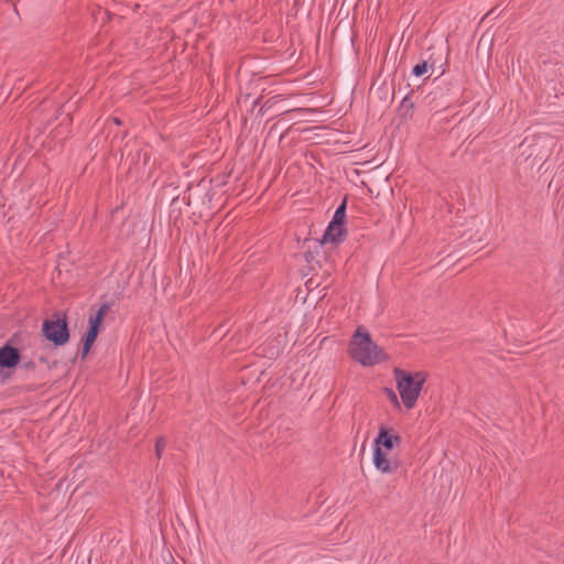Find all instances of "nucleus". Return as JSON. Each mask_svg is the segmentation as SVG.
Listing matches in <instances>:
<instances>
[{
	"label": "nucleus",
	"instance_id": "nucleus-14",
	"mask_svg": "<svg viewBox=\"0 0 564 564\" xmlns=\"http://www.w3.org/2000/svg\"><path fill=\"white\" fill-rule=\"evenodd\" d=\"M112 120L117 126L121 124V120L119 118H113Z\"/></svg>",
	"mask_w": 564,
	"mask_h": 564
},
{
	"label": "nucleus",
	"instance_id": "nucleus-9",
	"mask_svg": "<svg viewBox=\"0 0 564 564\" xmlns=\"http://www.w3.org/2000/svg\"><path fill=\"white\" fill-rule=\"evenodd\" d=\"M346 207H347V198H345L341 202V204L337 207V209L335 210V214L332 219L334 225H343L344 226L345 218H346Z\"/></svg>",
	"mask_w": 564,
	"mask_h": 564
},
{
	"label": "nucleus",
	"instance_id": "nucleus-7",
	"mask_svg": "<svg viewBox=\"0 0 564 564\" xmlns=\"http://www.w3.org/2000/svg\"><path fill=\"white\" fill-rule=\"evenodd\" d=\"M345 234L346 230L344 229L343 225H334V223L330 221L323 235L322 241L338 243L343 240Z\"/></svg>",
	"mask_w": 564,
	"mask_h": 564
},
{
	"label": "nucleus",
	"instance_id": "nucleus-2",
	"mask_svg": "<svg viewBox=\"0 0 564 564\" xmlns=\"http://www.w3.org/2000/svg\"><path fill=\"white\" fill-rule=\"evenodd\" d=\"M394 378L404 406L408 410L413 409L420 397L421 390L426 382V372L417 371L411 373L397 368L394 369Z\"/></svg>",
	"mask_w": 564,
	"mask_h": 564
},
{
	"label": "nucleus",
	"instance_id": "nucleus-5",
	"mask_svg": "<svg viewBox=\"0 0 564 564\" xmlns=\"http://www.w3.org/2000/svg\"><path fill=\"white\" fill-rule=\"evenodd\" d=\"M111 305L109 303H104L99 310L96 312L94 316L89 317V328L85 335L84 343H83V349H82V357L85 358L87 354L89 352L94 341L96 340L100 325L102 323V319L107 312L110 310Z\"/></svg>",
	"mask_w": 564,
	"mask_h": 564
},
{
	"label": "nucleus",
	"instance_id": "nucleus-3",
	"mask_svg": "<svg viewBox=\"0 0 564 564\" xmlns=\"http://www.w3.org/2000/svg\"><path fill=\"white\" fill-rule=\"evenodd\" d=\"M393 440L401 442V436L394 433L392 429H388L383 425L379 427L378 435L375 440L373 464L376 468L383 474L395 473L399 468L398 460L388 458L387 454L383 452V449L391 451L393 448Z\"/></svg>",
	"mask_w": 564,
	"mask_h": 564
},
{
	"label": "nucleus",
	"instance_id": "nucleus-15",
	"mask_svg": "<svg viewBox=\"0 0 564 564\" xmlns=\"http://www.w3.org/2000/svg\"><path fill=\"white\" fill-rule=\"evenodd\" d=\"M401 442H397V440H393V447L399 445Z\"/></svg>",
	"mask_w": 564,
	"mask_h": 564
},
{
	"label": "nucleus",
	"instance_id": "nucleus-8",
	"mask_svg": "<svg viewBox=\"0 0 564 564\" xmlns=\"http://www.w3.org/2000/svg\"><path fill=\"white\" fill-rule=\"evenodd\" d=\"M414 111V102L411 99L410 95H406L399 107V115L402 119H411Z\"/></svg>",
	"mask_w": 564,
	"mask_h": 564
},
{
	"label": "nucleus",
	"instance_id": "nucleus-1",
	"mask_svg": "<svg viewBox=\"0 0 564 564\" xmlns=\"http://www.w3.org/2000/svg\"><path fill=\"white\" fill-rule=\"evenodd\" d=\"M348 354L362 366H373L381 361V350L362 326H358L351 336Z\"/></svg>",
	"mask_w": 564,
	"mask_h": 564
},
{
	"label": "nucleus",
	"instance_id": "nucleus-6",
	"mask_svg": "<svg viewBox=\"0 0 564 564\" xmlns=\"http://www.w3.org/2000/svg\"><path fill=\"white\" fill-rule=\"evenodd\" d=\"M20 351L18 348L10 345H4L0 348V367L14 368L20 362Z\"/></svg>",
	"mask_w": 564,
	"mask_h": 564
},
{
	"label": "nucleus",
	"instance_id": "nucleus-10",
	"mask_svg": "<svg viewBox=\"0 0 564 564\" xmlns=\"http://www.w3.org/2000/svg\"><path fill=\"white\" fill-rule=\"evenodd\" d=\"M165 446H166L165 437L164 436L158 437L155 441V445H154V452H155V456L158 459H161Z\"/></svg>",
	"mask_w": 564,
	"mask_h": 564
},
{
	"label": "nucleus",
	"instance_id": "nucleus-11",
	"mask_svg": "<svg viewBox=\"0 0 564 564\" xmlns=\"http://www.w3.org/2000/svg\"><path fill=\"white\" fill-rule=\"evenodd\" d=\"M427 72V64L426 62H422L420 64H416L413 69L412 74L416 77L423 76Z\"/></svg>",
	"mask_w": 564,
	"mask_h": 564
},
{
	"label": "nucleus",
	"instance_id": "nucleus-16",
	"mask_svg": "<svg viewBox=\"0 0 564 564\" xmlns=\"http://www.w3.org/2000/svg\"><path fill=\"white\" fill-rule=\"evenodd\" d=\"M268 102H269V101H267V102L261 107V111H263V110H264V108H265V106H267V104H268Z\"/></svg>",
	"mask_w": 564,
	"mask_h": 564
},
{
	"label": "nucleus",
	"instance_id": "nucleus-4",
	"mask_svg": "<svg viewBox=\"0 0 564 564\" xmlns=\"http://www.w3.org/2000/svg\"><path fill=\"white\" fill-rule=\"evenodd\" d=\"M55 319H45L42 324V332L48 341L55 346H63L69 339L67 317L65 314L54 313Z\"/></svg>",
	"mask_w": 564,
	"mask_h": 564
},
{
	"label": "nucleus",
	"instance_id": "nucleus-12",
	"mask_svg": "<svg viewBox=\"0 0 564 564\" xmlns=\"http://www.w3.org/2000/svg\"><path fill=\"white\" fill-rule=\"evenodd\" d=\"M96 20H100L102 23L109 20V12L98 8L96 12L93 13Z\"/></svg>",
	"mask_w": 564,
	"mask_h": 564
},
{
	"label": "nucleus",
	"instance_id": "nucleus-13",
	"mask_svg": "<svg viewBox=\"0 0 564 564\" xmlns=\"http://www.w3.org/2000/svg\"><path fill=\"white\" fill-rule=\"evenodd\" d=\"M387 393H388L391 402L394 403V405L399 408L400 403H399L395 392L392 389H387Z\"/></svg>",
	"mask_w": 564,
	"mask_h": 564
}]
</instances>
